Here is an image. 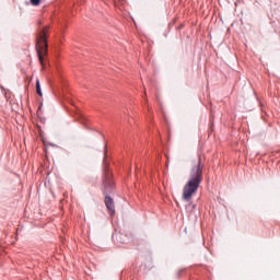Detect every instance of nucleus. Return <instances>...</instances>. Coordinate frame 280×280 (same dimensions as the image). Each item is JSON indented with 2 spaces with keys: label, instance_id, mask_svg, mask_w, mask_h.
<instances>
[{
  "label": "nucleus",
  "instance_id": "nucleus-1",
  "mask_svg": "<svg viewBox=\"0 0 280 280\" xmlns=\"http://www.w3.org/2000/svg\"><path fill=\"white\" fill-rule=\"evenodd\" d=\"M205 164H202V156L198 155L197 160H194L190 165L189 179L183 188L182 198L185 202H191V199L198 192V187L202 183V172Z\"/></svg>",
  "mask_w": 280,
  "mask_h": 280
},
{
  "label": "nucleus",
  "instance_id": "nucleus-2",
  "mask_svg": "<svg viewBox=\"0 0 280 280\" xmlns=\"http://www.w3.org/2000/svg\"><path fill=\"white\" fill-rule=\"evenodd\" d=\"M114 187L115 184H113V174L110 171L105 168L103 177V194L105 196V205L110 215H115V201H113V198H110L108 194L113 192Z\"/></svg>",
  "mask_w": 280,
  "mask_h": 280
},
{
  "label": "nucleus",
  "instance_id": "nucleus-3",
  "mask_svg": "<svg viewBox=\"0 0 280 280\" xmlns=\"http://www.w3.org/2000/svg\"><path fill=\"white\" fill-rule=\"evenodd\" d=\"M47 34H49V26L42 27L36 38V51L43 69H45L43 57L47 56Z\"/></svg>",
  "mask_w": 280,
  "mask_h": 280
},
{
  "label": "nucleus",
  "instance_id": "nucleus-4",
  "mask_svg": "<svg viewBox=\"0 0 280 280\" xmlns=\"http://www.w3.org/2000/svg\"><path fill=\"white\" fill-rule=\"evenodd\" d=\"M36 93L39 95V97H43V90L40 89V81L36 80Z\"/></svg>",
  "mask_w": 280,
  "mask_h": 280
},
{
  "label": "nucleus",
  "instance_id": "nucleus-5",
  "mask_svg": "<svg viewBox=\"0 0 280 280\" xmlns=\"http://www.w3.org/2000/svg\"><path fill=\"white\" fill-rule=\"evenodd\" d=\"M31 3L35 7L40 5V0H31Z\"/></svg>",
  "mask_w": 280,
  "mask_h": 280
},
{
  "label": "nucleus",
  "instance_id": "nucleus-6",
  "mask_svg": "<svg viewBox=\"0 0 280 280\" xmlns=\"http://www.w3.org/2000/svg\"><path fill=\"white\" fill-rule=\"evenodd\" d=\"M195 208H196V205H192L190 211H194Z\"/></svg>",
  "mask_w": 280,
  "mask_h": 280
},
{
  "label": "nucleus",
  "instance_id": "nucleus-7",
  "mask_svg": "<svg viewBox=\"0 0 280 280\" xmlns=\"http://www.w3.org/2000/svg\"><path fill=\"white\" fill-rule=\"evenodd\" d=\"M80 117H81V121H84V119H86V118H84V116H82V115H81Z\"/></svg>",
  "mask_w": 280,
  "mask_h": 280
}]
</instances>
